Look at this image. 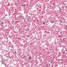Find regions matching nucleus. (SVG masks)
I'll list each match as a JSON object with an SVG mask.
<instances>
[{"instance_id": "f257e3e1", "label": "nucleus", "mask_w": 67, "mask_h": 67, "mask_svg": "<svg viewBox=\"0 0 67 67\" xmlns=\"http://www.w3.org/2000/svg\"><path fill=\"white\" fill-rule=\"evenodd\" d=\"M29 58V59H31V57L30 56Z\"/></svg>"}, {"instance_id": "f03ea898", "label": "nucleus", "mask_w": 67, "mask_h": 67, "mask_svg": "<svg viewBox=\"0 0 67 67\" xmlns=\"http://www.w3.org/2000/svg\"><path fill=\"white\" fill-rule=\"evenodd\" d=\"M51 23H54V21H53V22L51 21Z\"/></svg>"}, {"instance_id": "7ed1b4c3", "label": "nucleus", "mask_w": 67, "mask_h": 67, "mask_svg": "<svg viewBox=\"0 0 67 67\" xmlns=\"http://www.w3.org/2000/svg\"><path fill=\"white\" fill-rule=\"evenodd\" d=\"M43 24H45V22H43Z\"/></svg>"}, {"instance_id": "20e7f679", "label": "nucleus", "mask_w": 67, "mask_h": 67, "mask_svg": "<svg viewBox=\"0 0 67 67\" xmlns=\"http://www.w3.org/2000/svg\"><path fill=\"white\" fill-rule=\"evenodd\" d=\"M60 10H62V9H60Z\"/></svg>"}]
</instances>
